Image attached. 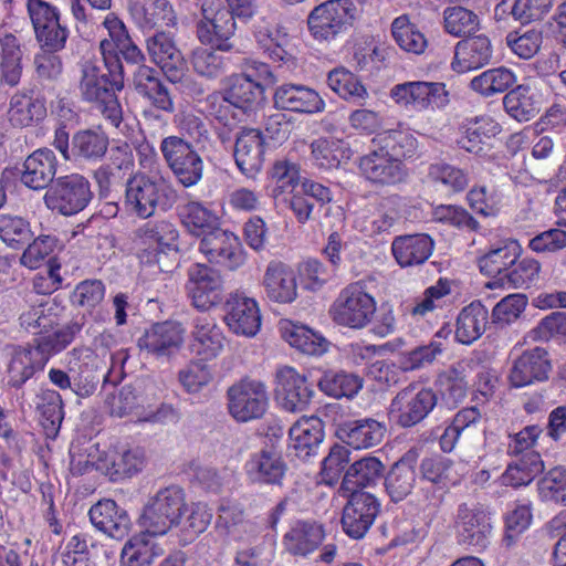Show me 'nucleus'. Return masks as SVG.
<instances>
[{
    "label": "nucleus",
    "instance_id": "1",
    "mask_svg": "<svg viewBox=\"0 0 566 566\" xmlns=\"http://www.w3.org/2000/svg\"><path fill=\"white\" fill-rule=\"evenodd\" d=\"M220 93L221 101L217 95L208 97L210 115L229 128L255 114L264 101L262 83L249 71L226 77Z\"/></svg>",
    "mask_w": 566,
    "mask_h": 566
},
{
    "label": "nucleus",
    "instance_id": "2",
    "mask_svg": "<svg viewBox=\"0 0 566 566\" xmlns=\"http://www.w3.org/2000/svg\"><path fill=\"white\" fill-rule=\"evenodd\" d=\"M178 200V191L168 178L160 174H136L126 182L125 202L142 219L157 211H169Z\"/></svg>",
    "mask_w": 566,
    "mask_h": 566
},
{
    "label": "nucleus",
    "instance_id": "3",
    "mask_svg": "<svg viewBox=\"0 0 566 566\" xmlns=\"http://www.w3.org/2000/svg\"><path fill=\"white\" fill-rule=\"evenodd\" d=\"M135 234L140 264L157 266L159 272H171L179 251L176 227L167 220H151L140 226Z\"/></svg>",
    "mask_w": 566,
    "mask_h": 566
},
{
    "label": "nucleus",
    "instance_id": "4",
    "mask_svg": "<svg viewBox=\"0 0 566 566\" xmlns=\"http://www.w3.org/2000/svg\"><path fill=\"white\" fill-rule=\"evenodd\" d=\"M186 512L184 490L178 485H169L149 496L138 517V524L155 536H164L181 525Z\"/></svg>",
    "mask_w": 566,
    "mask_h": 566
},
{
    "label": "nucleus",
    "instance_id": "5",
    "mask_svg": "<svg viewBox=\"0 0 566 566\" xmlns=\"http://www.w3.org/2000/svg\"><path fill=\"white\" fill-rule=\"evenodd\" d=\"M93 197L90 180L78 172H72L56 177L46 189L43 200L51 211L70 217L83 211Z\"/></svg>",
    "mask_w": 566,
    "mask_h": 566
},
{
    "label": "nucleus",
    "instance_id": "6",
    "mask_svg": "<svg viewBox=\"0 0 566 566\" xmlns=\"http://www.w3.org/2000/svg\"><path fill=\"white\" fill-rule=\"evenodd\" d=\"M103 63L86 62L82 69L80 90L87 102H98L124 88L125 70L120 60L102 57Z\"/></svg>",
    "mask_w": 566,
    "mask_h": 566
},
{
    "label": "nucleus",
    "instance_id": "7",
    "mask_svg": "<svg viewBox=\"0 0 566 566\" xmlns=\"http://www.w3.org/2000/svg\"><path fill=\"white\" fill-rule=\"evenodd\" d=\"M375 313V298L359 283L343 289L329 308L334 323L355 329L369 325Z\"/></svg>",
    "mask_w": 566,
    "mask_h": 566
},
{
    "label": "nucleus",
    "instance_id": "8",
    "mask_svg": "<svg viewBox=\"0 0 566 566\" xmlns=\"http://www.w3.org/2000/svg\"><path fill=\"white\" fill-rule=\"evenodd\" d=\"M202 19L197 22V36L202 44H209L217 51L229 52L233 45L237 24L235 18L221 0H205L201 3Z\"/></svg>",
    "mask_w": 566,
    "mask_h": 566
},
{
    "label": "nucleus",
    "instance_id": "9",
    "mask_svg": "<svg viewBox=\"0 0 566 566\" xmlns=\"http://www.w3.org/2000/svg\"><path fill=\"white\" fill-rule=\"evenodd\" d=\"M160 151L180 185L189 188L200 182L203 160L189 142L179 136L165 137L160 143Z\"/></svg>",
    "mask_w": 566,
    "mask_h": 566
},
{
    "label": "nucleus",
    "instance_id": "10",
    "mask_svg": "<svg viewBox=\"0 0 566 566\" xmlns=\"http://www.w3.org/2000/svg\"><path fill=\"white\" fill-rule=\"evenodd\" d=\"M27 9L41 50L62 51L70 31L62 22L59 9L44 0H28Z\"/></svg>",
    "mask_w": 566,
    "mask_h": 566
},
{
    "label": "nucleus",
    "instance_id": "11",
    "mask_svg": "<svg viewBox=\"0 0 566 566\" xmlns=\"http://www.w3.org/2000/svg\"><path fill=\"white\" fill-rule=\"evenodd\" d=\"M227 400L230 416L241 423L261 419L269 406L265 385L249 377L228 388Z\"/></svg>",
    "mask_w": 566,
    "mask_h": 566
},
{
    "label": "nucleus",
    "instance_id": "12",
    "mask_svg": "<svg viewBox=\"0 0 566 566\" xmlns=\"http://www.w3.org/2000/svg\"><path fill=\"white\" fill-rule=\"evenodd\" d=\"M438 397L432 389L411 384L391 400L389 415L402 428L420 423L434 408Z\"/></svg>",
    "mask_w": 566,
    "mask_h": 566
},
{
    "label": "nucleus",
    "instance_id": "13",
    "mask_svg": "<svg viewBox=\"0 0 566 566\" xmlns=\"http://www.w3.org/2000/svg\"><path fill=\"white\" fill-rule=\"evenodd\" d=\"M126 349H119L111 355V367L106 374L87 363H75L72 370V392L80 398L91 397L98 388L111 384L117 386L124 378V365L128 359Z\"/></svg>",
    "mask_w": 566,
    "mask_h": 566
},
{
    "label": "nucleus",
    "instance_id": "14",
    "mask_svg": "<svg viewBox=\"0 0 566 566\" xmlns=\"http://www.w3.org/2000/svg\"><path fill=\"white\" fill-rule=\"evenodd\" d=\"M355 7L349 0H328L313 9L307 23L317 40H331L345 31L354 19Z\"/></svg>",
    "mask_w": 566,
    "mask_h": 566
},
{
    "label": "nucleus",
    "instance_id": "15",
    "mask_svg": "<svg viewBox=\"0 0 566 566\" xmlns=\"http://www.w3.org/2000/svg\"><path fill=\"white\" fill-rule=\"evenodd\" d=\"M186 291L191 304L208 311L221 303L223 296V280L219 270L205 263H193L187 271Z\"/></svg>",
    "mask_w": 566,
    "mask_h": 566
},
{
    "label": "nucleus",
    "instance_id": "16",
    "mask_svg": "<svg viewBox=\"0 0 566 566\" xmlns=\"http://www.w3.org/2000/svg\"><path fill=\"white\" fill-rule=\"evenodd\" d=\"M199 251L208 262L229 271H235L245 262V254L240 239L220 226L201 238Z\"/></svg>",
    "mask_w": 566,
    "mask_h": 566
},
{
    "label": "nucleus",
    "instance_id": "17",
    "mask_svg": "<svg viewBox=\"0 0 566 566\" xmlns=\"http://www.w3.org/2000/svg\"><path fill=\"white\" fill-rule=\"evenodd\" d=\"M390 97L400 106L420 111L443 108L449 102V92L444 83L412 81L395 85Z\"/></svg>",
    "mask_w": 566,
    "mask_h": 566
},
{
    "label": "nucleus",
    "instance_id": "18",
    "mask_svg": "<svg viewBox=\"0 0 566 566\" xmlns=\"http://www.w3.org/2000/svg\"><path fill=\"white\" fill-rule=\"evenodd\" d=\"M146 49L150 60L170 83L182 80L187 63L171 33L156 31L146 39Z\"/></svg>",
    "mask_w": 566,
    "mask_h": 566
},
{
    "label": "nucleus",
    "instance_id": "19",
    "mask_svg": "<svg viewBox=\"0 0 566 566\" xmlns=\"http://www.w3.org/2000/svg\"><path fill=\"white\" fill-rule=\"evenodd\" d=\"M283 434L280 424L268 426L265 437L269 442L260 454L254 455L245 464L247 472L254 479L271 484H280L283 478L282 452L279 442Z\"/></svg>",
    "mask_w": 566,
    "mask_h": 566
},
{
    "label": "nucleus",
    "instance_id": "20",
    "mask_svg": "<svg viewBox=\"0 0 566 566\" xmlns=\"http://www.w3.org/2000/svg\"><path fill=\"white\" fill-rule=\"evenodd\" d=\"M348 501L343 509L342 527L352 538H363L374 524L379 513L380 504L369 492L346 494Z\"/></svg>",
    "mask_w": 566,
    "mask_h": 566
},
{
    "label": "nucleus",
    "instance_id": "21",
    "mask_svg": "<svg viewBox=\"0 0 566 566\" xmlns=\"http://www.w3.org/2000/svg\"><path fill=\"white\" fill-rule=\"evenodd\" d=\"M548 352L539 346L524 350L512 364L509 380L512 387L522 388L546 381L552 371Z\"/></svg>",
    "mask_w": 566,
    "mask_h": 566
},
{
    "label": "nucleus",
    "instance_id": "22",
    "mask_svg": "<svg viewBox=\"0 0 566 566\" xmlns=\"http://www.w3.org/2000/svg\"><path fill=\"white\" fill-rule=\"evenodd\" d=\"M224 322L237 335L253 337L261 327V314L256 301L243 292H234L224 303Z\"/></svg>",
    "mask_w": 566,
    "mask_h": 566
},
{
    "label": "nucleus",
    "instance_id": "23",
    "mask_svg": "<svg viewBox=\"0 0 566 566\" xmlns=\"http://www.w3.org/2000/svg\"><path fill=\"white\" fill-rule=\"evenodd\" d=\"M157 394L158 388L155 381L147 377H140L124 385L117 397L107 396L106 402L111 406V413L122 418L139 408L151 407L158 399Z\"/></svg>",
    "mask_w": 566,
    "mask_h": 566
},
{
    "label": "nucleus",
    "instance_id": "24",
    "mask_svg": "<svg viewBox=\"0 0 566 566\" xmlns=\"http://www.w3.org/2000/svg\"><path fill=\"white\" fill-rule=\"evenodd\" d=\"M18 170L21 184L29 189H48L56 179L57 158L52 149L42 147L30 154Z\"/></svg>",
    "mask_w": 566,
    "mask_h": 566
},
{
    "label": "nucleus",
    "instance_id": "25",
    "mask_svg": "<svg viewBox=\"0 0 566 566\" xmlns=\"http://www.w3.org/2000/svg\"><path fill=\"white\" fill-rule=\"evenodd\" d=\"M359 169L367 180L380 186L396 185L406 177L402 163L395 160L379 146L360 158Z\"/></svg>",
    "mask_w": 566,
    "mask_h": 566
},
{
    "label": "nucleus",
    "instance_id": "26",
    "mask_svg": "<svg viewBox=\"0 0 566 566\" xmlns=\"http://www.w3.org/2000/svg\"><path fill=\"white\" fill-rule=\"evenodd\" d=\"M265 149L260 129L243 127L235 136L234 160L239 170L247 177H254L262 168Z\"/></svg>",
    "mask_w": 566,
    "mask_h": 566
},
{
    "label": "nucleus",
    "instance_id": "27",
    "mask_svg": "<svg viewBox=\"0 0 566 566\" xmlns=\"http://www.w3.org/2000/svg\"><path fill=\"white\" fill-rule=\"evenodd\" d=\"M88 516L96 530L115 539L124 538L132 528L128 512L112 499H103L92 505Z\"/></svg>",
    "mask_w": 566,
    "mask_h": 566
},
{
    "label": "nucleus",
    "instance_id": "28",
    "mask_svg": "<svg viewBox=\"0 0 566 566\" xmlns=\"http://www.w3.org/2000/svg\"><path fill=\"white\" fill-rule=\"evenodd\" d=\"M455 528L462 544L485 547L491 532L488 515L479 504L463 503L458 509Z\"/></svg>",
    "mask_w": 566,
    "mask_h": 566
},
{
    "label": "nucleus",
    "instance_id": "29",
    "mask_svg": "<svg viewBox=\"0 0 566 566\" xmlns=\"http://www.w3.org/2000/svg\"><path fill=\"white\" fill-rule=\"evenodd\" d=\"M8 119L13 127L33 126L46 116L45 95L35 88L15 92L9 102Z\"/></svg>",
    "mask_w": 566,
    "mask_h": 566
},
{
    "label": "nucleus",
    "instance_id": "30",
    "mask_svg": "<svg viewBox=\"0 0 566 566\" xmlns=\"http://www.w3.org/2000/svg\"><path fill=\"white\" fill-rule=\"evenodd\" d=\"M184 342V328L180 323L165 321L153 324L138 339L140 349L157 356H171Z\"/></svg>",
    "mask_w": 566,
    "mask_h": 566
},
{
    "label": "nucleus",
    "instance_id": "31",
    "mask_svg": "<svg viewBox=\"0 0 566 566\" xmlns=\"http://www.w3.org/2000/svg\"><path fill=\"white\" fill-rule=\"evenodd\" d=\"M190 350L201 360H211L218 357L226 345V336L216 321L208 316L193 318Z\"/></svg>",
    "mask_w": 566,
    "mask_h": 566
},
{
    "label": "nucleus",
    "instance_id": "32",
    "mask_svg": "<svg viewBox=\"0 0 566 566\" xmlns=\"http://www.w3.org/2000/svg\"><path fill=\"white\" fill-rule=\"evenodd\" d=\"M492 56L491 40L484 34H472L455 44L452 69L457 72L476 70L489 64Z\"/></svg>",
    "mask_w": 566,
    "mask_h": 566
},
{
    "label": "nucleus",
    "instance_id": "33",
    "mask_svg": "<svg viewBox=\"0 0 566 566\" xmlns=\"http://www.w3.org/2000/svg\"><path fill=\"white\" fill-rule=\"evenodd\" d=\"M323 423L318 418H302L289 430V455L301 460L315 454L323 441Z\"/></svg>",
    "mask_w": 566,
    "mask_h": 566
},
{
    "label": "nucleus",
    "instance_id": "34",
    "mask_svg": "<svg viewBox=\"0 0 566 566\" xmlns=\"http://www.w3.org/2000/svg\"><path fill=\"white\" fill-rule=\"evenodd\" d=\"M108 135L98 126L77 129L73 134V160L77 165H93L105 157Z\"/></svg>",
    "mask_w": 566,
    "mask_h": 566
},
{
    "label": "nucleus",
    "instance_id": "35",
    "mask_svg": "<svg viewBox=\"0 0 566 566\" xmlns=\"http://www.w3.org/2000/svg\"><path fill=\"white\" fill-rule=\"evenodd\" d=\"M418 451L410 449L390 469L385 478L386 491L392 502H400L413 490L416 484V463Z\"/></svg>",
    "mask_w": 566,
    "mask_h": 566
},
{
    "label": "nucleus",
    "instance_id": "36",
    "mask_svg": "<svg viewBox=\"0 0 566 566\" xmlns=\"http://www.w3.org/2000/svg\"><path fill=\"white\" fill-rule=\"evenodd\" d=\"M145 465V453L139 448L106 453L96 461V470L117 482L139 473Z\"/></svg>",
    "mask_w": 566,
    "mask_h": 566
},
{
    "label": "nucleus",
    "instance_id": "37",
    "mask_svg": "<svg viewBox=\"0 0 566 566\" xmlns=\"http://www.w3.org/2000/svg\"><path fill=\"white\" fill-rule=\"evenodd\" d=\"M385 465L375 457H364L355 461L346 470L340 490L345 494L363 492V489L371 488L382 478Z\"/></svg>",
    "mask_w": 566,
    "mask_h": 566
},
{
    "label": "nucleus",
    "instance_id": "38",
    "mask_svg": "<svg viewBox=\"0 0 566 566\" xmlns=\"http://www.w3.org/2000/svg\"><path fill=\"white\" fill-rule=\"evenodd\" d=\"M391 251L400 266L419 265L432 254L433 241L423 233L400 235L392 241Z\"/></svg>",
    "mask_w": 566,
    "mask_h": 566
},
{
    "label": "nucleus",
    "instance_id": "39",
    "mask_svg": "<svg viewBox=\"0 0 566 566\" xmlns=\"http://www.w3.org/2000/svg\"><path fill=\"white\" fill-rule=\"evenodd\" d=\"M147 530L132 536L120 552V566H149L164 554L163 547L153 539Z\"/></svg>",
    "mask_w": 566,
    "mask_h": 566
},
{
    "label": "nucleus",
    "instance_id": "40",
    "mask_svg": "<svg viewBox=\"0 0 566 566\" xmlns=\"http://www.w3.org/2000/svg\"><path fill=\"white\" fill-rule=\"evenodd\" d=\"M323 526L314 521H296L285 534V551L295 556L313 553L324 539Z\"/></svg>",
    "mask_w": 566,
    "mask_h": 566
},
{
    "label": "nucleus",
    "instance_id": "41",
    "mask_svg": "<svg viewBox=\"0 0 566 566\" xmlns=\"http://www.w3.org/2000/svg\"><path fill=\"white\" fill-rule=\"evenodd\" d=\"M386 432L385 426L375 419H363L345 423L338 431L339 438L354 449L377 446Z\"/></svg>",
    "mask_w": 566,
    "mask_h": 566
},
{
    "label": "nucleus",
    "instance_id": "42",
    "mask_svg": "<svg viewBox=\"0 0 566 566\" xmlns=\"http://www.w3.org/2000/svg\"><path fill=\"white\" fill-rule=\"evenodd\" d=\"M521 254V245L515 240L503 242L501 247L491 249L479 258L478 265L481 273L496 280L504 275L515 264Z\"/></svg>",
    "mask_w": 566,
    "mask_h": 566
},
{
    "label": "nucleus",
    "instance_id": "43",
    "mask_svg": "<svg viewBox=\"0 0 566 566\" xmlns=\"http://www.w3.org/2000/svg\"><path fill=\"white\" fill-rule=\"evenodd\" d=\"M488 316L486 307L479 301L462 308L457 319V339L462 344L476 340L485 332Z\"/></svg>",
    "mask_w": 566,
    "mask_h": 566
},
{
    "label": "nucleus",
    "instance_id": "44",
    "mask_svg": "<svg viewBox=\"0 0 566 566\" xmlns=\"http://www.w3.org/2000/svg\"><path fill=\"white\" fill-rule=\"evenodd\" d=\"M178 216L188 232L198 238L220 226L218 216L199 201H189L181 206Z\"/></svg>",
    "mask_w": 566,
    "mask_h": 566
},
{
    "label": "nucleus",
    "instance_id": "45",
    "mask_svg": "<svg viewBox=\"0 0 566 566\" xmlns=\"http://www.w3.org/2000/svg\"><path fill=\"white\" fill-rule=\"evenodd\" d=\"M541 265L531 258H524L516 261L509 272L491 280L486 287L494 290L499 287L528 289L538 281Z\"/></svg>",
    "mask_w": 566,
    "mask_h": 566
},
{
    "label": "nucleus",
    "instance_id": "46",
    "mask_svg": "<svg viewBox=\"0 0 566 566\" xmlns=\"http://www.w3.org/2000/svg\"><path fill=\"white\" fill-rule=\"evenodd\" d=\"M57 52L42 51L34 56L35 78L43 95H56L63 74V63Z\"/></svg>",
    "mask_w": 566,
    "mask_h": 566
},
{
    "label": "nucleus",
    "instance_id": "47",
    "mask_svg": "<svg viewBox=\"0 0 566 566\" xmlns=\"http://www.w3.org/2000/svg\"><path fill=\"white\" fill-rule=\"evenodd\" d=\"M285 342L307 355H322L331 343L306 325L285 319Z\"/></svg>",
    "mask_w": 566,
    "mask_h": 566
},
{
    "label": "nucleus",
    "instance_id": "48",
    "mask_svg": "<svg viewBox=\"0 0 566 566\" xmlns=\"http://www.w3.org/2000/svg\"><path fill=\"white\" fill-rule=\"evenodd\" d=\"M38 411L46 438L55 439L64 419V403L56 390H43L39 396Z\"/></svg>",
    "mask_w": 566,
    "mask_h": 566
},
{
    "label": "nucleus",
    "instance_id": "49",
    "mask_svg": "<svg viewBox=\"0 0 566 566\" xmlns=\"http://www.w3.org/2000/svg\"><path fill=\"white\" fill-rule=\"evenodd\" d=\"M544 471V463L539 453L531 451L525 453L516 462L510 463L502 474V484L518 488L530 484Z\"/></svg>",
    "mask_w": 566,
    "mask_h": 566
},
{
    "label": "nucleus",
    "instance_id": "50",
    "mask_svg": "<svg viewBox=\"0 0 566 566\" xmlns=\"http://www.w3.org/2000/svg\"><path fill=\"white\" fill-rule=\"evenodd\" d=\"M328 86L342 98L363 106L369 94L358 77L344 67L334 69L327 76Z\"/></svg>",
    "mask_w": 566,
    "mask_h": 566
},
{
    "label": "nucleus",
    "instance_id": "51",
    "mask_svg": "<svg viewBox=\"0 0 566 566\" xmlns=\"http://www.w3.org/2000/svg\"><path fill=\"white\" fill-rule=\"evenodd\" d=\"M130 13L142 29L169 27L176 20L172 6L168 0H153L147 6L135 4Z\"/></svg>",
    "mask_w": 566,
    "mask_h": 566
},
{
    "label": "nucleus",
    "instance_id": "52",
    "mask_svg": "<svg viewBox=\"0 0 566 566\" xmlns=\"http://www.w3.org/2000/svg\"><path fill=\"white\" fill-rule=\"evenodd\" d=\"M506 113L518 122H528L539 112L534 94L527 85H517L506 93L503 98Z\"/></svg>",
    "mask_w": 566,
    "mask_h": 566
},
{
    "label": "nucleus",
    "instance_id": "53",
    "mask_svg": "<svg viewBox=\"0 0 566 566\" xmlns=\"http://www.w3.org/2000/svg\"><path fill=\"white\" fill-rule=\"evenodd\" d=\"M318 387L334 398H353L363 388V379L343 370H327L318 380Z\"/></svg>",
    "mask_w": 566,
    "mask_h": 566
},
{
    "label": "nucleus",
    "instance_id": "54",
    "mask_svg": "<svg viewBox=\"0 0 566 566\" xmlns=\"http://www.w3.org/2000/svg\"><path fill=\"white\" fill-rule=\"evenodd\" d=\"M373 143L377 144L395 160L403 158H411L418 148L417 138L407 130L389 129L377 135L373 139Z\"/></svg>",
    "mask_w": 566,
    "mask_h": 566
},
{
    "label": "nucleus",
    "instance_id": "55",
    "mask_svg": "<svg viewBox=\"0 0 566 566\" xmlns=\"http://www.w3.org/2000/svg\"><path fill=\"white\" fill-rule=\"evenodd\" d=\"M43 369L44 367L25 346L19 347V349L14 352L8 366L7 385L10 388L21 389L28 380Z\"/></svg>",
    "mask_w": 566,
    "mask_h": 566
},
{
    "label": "nucleus",
    "instance_id": "56",
    "mask_svg": "<svg viewBox=\"0 0 566 566\" xmlns=\"http://www.w3.org/2000/svg\"><path fill=\"white\" fill-rule=\"evenodd\" d=\"M27 244L20 256V264L31 270L39 269L46 258H52L51 254L64 248L63 242L54 234H40Z\"/></svg>",
    "mask_w": 566,
    "mask_h": 566
},
{
    "label": "nucleus",
    "instance_id": "57",
    "mask_svg": "<svg viewBox=\"0 0 566 566\" xmlns=\"http://www.w3.org/2000/svg\"><path fill=\"white\" fill-rule=\"evenodd\" d=\"M516 81L515 74L506 67H495L473 77L470 87L483 95L491 96L509 90Z\"/></svg>",
    "mask_w": 566,
    "mask_h": 566
},
{
    "label": "nucleus",
    "instance_id": "58",
    "mask_svg": "<svg viewBox=\"0 0 566 566\" xmlns=\"http://www.w3.org/2000/svg\"><path fill=\"white\" fill-rule=\"evenodd\" d=\"M446 31L459 38H468L480 28V19L473 11L461 7H448L443 11Z\"/></svg>",
    "mask_w": 566,
    "mask_h": 566
},
{
    "label": "nucleus",
    "instance_id": "59",
    "mask_svg": "<svg viewBox=\"0 0 566 566\" xmlns=\"http://www.w3.org/2000/svg\"><path fill=\"white\" fill-rule=\"evenodd\" d=\"M313 394L306 378L285 366V410L302 411Z\"/></svg>",
    "mask_w": 566,
    "mask_h": 566
},
{
    "label": "nucleus",
    "instance_id": "60",
    "mask_svg": "<svg viewBox=\"0 0 566 566\" xmlns=\"http://www.w3.org/2000/svg\"><path fill=\"white\" fill-rule=\"evenodd\" d=\"M297 280L307 290H317L328 280V273L323 263L315 259H310L298 264L297 276L291 277L293 284L292 292H285V303L296 298Z\"/></svg>",
    "mask_w": 566,
    "mask_h": 566
},
{
    "label": "nucleus",
    "instance_id": "61",
    "mask_svg": "<svg viewBox=\"0 0 566 566\" xmlns=\"http://www.w3.org/2000/svg\"><path fill=\"white\" fill-rule=\"evenodd\" d=\"M481 418L476 407L463 408L454 416L450 426H448L440 437V447L443 452H451L461 436H467L471 427Z\"/></svg>",
    "mask_w": 566,
    "mask_h": 566
},
{
    "label": "nucleus",
    "instance_id": "62",
    "mask_svg": "<svg viewBox=\"0 0 566 566\" xmlns=\"http://www.w3.org/2000/svg\"><path fill=\"white\" fill-rule=\"evenodd\" d=\"M300 181V165L285 159V184L292 186L293 193L290 200V208L298 222L304 223L311 216L313 205L308 197L302 192Z\"/></svg>",
    "mask_w": 566,
    "mask_h": 566
},
{
    "label": "nucleus",
    "instance_id": "63",
    "mask_svg": "<svg viewBox=\"0 0 566 566\" xmlns=\"http://www.w3.org/2000/svg\"><path fill=\"white\" fill-rule=\"evenodd\" d=\"M33 238L29 221L19 216L0 214V239L10 248L21 249Z\"/></svg>",
    "mask_w": 566,
    "mask_h": 566
},
{
    "label": "nucleus",
    "instance_id": "64",
    "mask_svg": "<svg viewBox=\"0 0 566 566\" xmlns=\"http://www.w3.org/2000/svg\"><path fill=\"white\" fill-rule=\"evenodd\" d=\"M391 33L396 43L407 52L420 54L426 49L424 35L410 23L407 15H400L394 20Z\"/></svg>",
    "mask_w": 566,
    "mask_h": 566
}]
</instances>
